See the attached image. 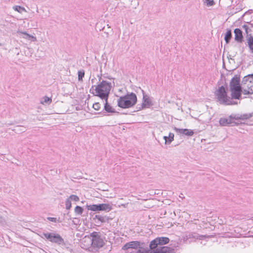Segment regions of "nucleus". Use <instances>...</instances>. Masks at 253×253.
<instances>
[{
  "instance_id": "obj_33",
  "label": "nucleus",
  "mask_w": 253,
  "mask_h": 253,
  "mask_svg": "<svg viewBox=\"0 0 253 253\" xmlns=\"http://www.w3.org/2000/svg\"><path fill=\"white\" fill-rule=\"evenodd\" d=\"M242 85L243 86V88H247L248 89H250V88H251V87H252V86L253 87V83H252V82L248 83L247 84H242Z\"/></svg>"
},
{
  "instance_id": "obj_9",
  "label": "nucleus",
  "mask_w": 253,
  "mask_h": 253,
  "mask_svg": "<svg viewBox=\"0 0 253 253\" xmlns=\"http://www.w3.org/2000/svg\"><path fill=\"white\" fill-rule=\"evenodd\" d=\"M140 243L138 241H131L126 243L123 247L122 250L126 251L127 253H131L130 249H137L140 248Z\"/></svg>"
},
{
  "instance_id": "obj_38",
  "label": "nucleus",
  "mask_w": 253,
  "mask_h": 253,
  "mask_svg": "<svg viewBox=\"0 0 253 253\" xmlns=\"http://www.w3.org/2000/svg\"><path fill=\"white\" fill-rule=\"evenodd\" d=\"M94 86H92V87L90 89V92L91 93H93V90H94V89H93Z\"/></svg>"
},
{
  "instance_id": "obj_5",
  "label": "nucleus",
  "mask_w": 253,
  "mask_h": 253,
  "mask_svg": "<svg viewBox=\"0 0 253 253\" xmlns=\"http://www.w3.org/2000/svg\"><path fill=\"white\" fill-rule=\"evenodd\" d=\"M90 236L91 238V246L93 248L100 249L105 245L100 232L94 231L90 234Z\"/></svg>"
},
{
  "instance_id": "obj_26",
  "label": "nucleus",
  "mask_w": 253,
  "mask_h": 253,
  "mask_svg": "<svg viewBox=\"0 0 253 253\" xmlns=\"http://www.w3.org/2000/svg\"><path fill=\"white\" fill-rule=\"evenodd\" d=\"M75 212L77 215H81L84 212V209L79 206H77L74 210Z\"/></svg>"
},
{
  "instance_id": "obj_29",
  "label": "nucleus",
  "mask_w": 253,
  "mask_h": 253,
  "mask_svg": "<svg viewBox=\"0 0 253 253\" xmlns=\"http://www.w3.org/2000/svg\"><path fill=\"white\" fill-rule=\"evenodd\" d=\"M78 80L79 81H82L83 78L84 77V70H81L78 71Z\"/></svg>"
},
{
  "instance_id": "obj_11",
  "label": "nucleus",
  "mask_w": 253,
  "mask_h": 253,
  "mask_svg": "<svg viewBox=\"0 0 253 253\" xmlns=\"http://www.w3.org/2000/svg\"><path fill=\"white\" fill-rule=\"evenodd\" d=\"M142 91L143 92V102L141 104V107L139 108V110L145 108H148L152 105L149 97L145 94L144 91L143 90H142Z\"/></svg>"
},
{
  "instance_id": "obj_2",
  "label": "nucleus",
  "mask_w": 253,
  "mask_h": 253,
  "mask_svg": "<svg viewBox=\"0 0 253 253\" xmlns=\"http://www.w3.org/2000/svg\"><path fill=\"white\" fill-rule=\"evenodd\" d=\"M215 96L218 102L225 105H232L238 104V102L231 100L230 97L227 96V93L225 87L222 85L216 90Z\"/></svg>"
},
{
  "instance_id": "obj_28",
  "label": "nucleus",
  "mask_w": 253,
  "mask_h": 253,
  "mask_svg": "<svg viewBox=\"0 0 253 253\" xmlns=\"http://www.w3.org/2000/svg\"><path fill=\"white\" fill-rule=\"evenodd\" d=\"M14 10L18 11L19 13H22L23 11H26V9L24 7L19 5H16L13 7Z\"/></svg>"
},
{
  "instance_id": "obj_32",
  "label": "nucleus",
  "mask_w": 253,
  "mask_h": 253,
  "mask_svg": "<svg viewBox=\"0 0 253 253\" xmlns=\"http://www.w3.org/2000/svg\"><path fill=\"white\" fill-rule=\"evenodd\" d=\"M204 2L208 6H211L215 4L213 0H205Z\"/></svg>"
},
{
  "instance_id": "obj_16",
  "label": "nucleus",
  "mask_w": 253,
  "mask_h": 253,
  "mask_svg": "<svg viewBox=\"0 0 253 253\" xmlns=\"http://www.w3.org/2000/svg\"><path fill=\"white\" fill-rule=\"evenodd\" d=\"M240 78L237 75H235L231 80L230 83V87H242L240 84Z\"/></svg>"
},
{
  "instance_id": "obj_1",
  "label": "nucleus",
  "mask_w": 253,
  "mask_h": 253,
  "mask_svg": "<svg viewBox=\"0 0 253 253\" xmlns=\"http://www.w3.org/2000/svg\"><path fill=\"white\" fill-rule=\"evenodd\" d=\"M137 102V97L135 93L131 92L122 96L118 100V105L122 108H129L134 106Z\"/></svg>"
},
{
  "instance_id": "obj_13",
  "label": "nucleus",
  "mask_w": 253,
  "mask_h": 253,
  "mask_svg": "<svg viewBox=\"0 0 253 253\" xmlns=\"http://www.w3.org/2000/svg\"><path fill=\"white\" fill-rule=\"evenodd\" d=\"M173 129L177 133L182 134L188 136H191L194 133L193 130L187 128H178L176 127H174Z\"/></svg>"
},
{
  "instance_id": "obj_4",
  "label": "nucleus",
  "mask_w": 253,
  "mask_h": 253,
  "mask_svg": "<svg viewBox=\"0 0 253 253\" xmlns=\"http://www.w3.org/2000/svg\"><path fill=\"white\" fill-rule=\"evenodd\" d=\"M40 236L43 239L58 245L65 244L63 238L59 234L55 232H43L41 233Z\"/></svg>"
},
{
  "instance_id": "obj_15",
  "label": "nucleus",
  "mask_w": 253,
  "mask_h": 253,
  "mask_svg": "<svg viewBox=\"0 0 253 253\" xmlns=\"http://www.w3.org/2000/svg\"><path fill=\"white\" fill-rule=\"evenodd\" d=\"M234 33L235 34V40L241 43L243 42V32L239 28H236Z\"/></svg>"
},
{
  "instance_id": "obj_25",
  "label": "nucleus",
  "mask_w": 253,
  "mask_h": 253,
  "mask_svg": "<svg viewBox=\"0 0 253 253\" xmlns=\"http://www.w3.org/2000/svg\"><path fill=\"white\" fill-rule=\"evenodd\" d=\"M52 99L46 96H44L41 101V103L42 104H49L51 103Z\"/></svg>"
},
{
  "instance_id": "obj_37",
  "label": "nucleus",
  "mask_w": 253,
  "mask_h": 253,
  "mask_svg": "<svg viewBox=\"0 0 253 253\" xmlns=\"http://www.w3.org/2000/svg\"><path fill=\"white\" fill-rule=\"evenodd\" d=\"M234 119L238 120H241V118H240V116H235L234 117L232 116V121H233Z\"/></svg>"
},
{
  "instance_id": "obj_40",
  "label": "nucleus",
  "mask_w": 253,
  "mask_h": 253,
  "mask_svg": "<svg viewBox=\"0 0 253 253\" xmlns=\"http://www.w3.org/2000/svg\"><path fill=\"white\" fill-rule=\"evenodd\" d=\"M93 79H92V80H91V82H92V83L93 82Z\"/></svg>"
},
{
  "instance_id": "obj_31",
  "label": "nucleus",
  "mask_w": 253,
  "mask_h": 253,
  "mask_svg": "<svg viewBox=\"0 0 253 253\" xmlns=\"http://www.w3.org/2000/svg\"><path fill=\"white\" fill-rule=\"evenodd\" d=\"M68 198L70 199L71 201L73 200L75 202H78L80 200L79 197L75 195H71Z\"/></svg>"
},
{
  "instance_id": "obj_20",
  "label": "nucleus",
  "mask_w": 253,
  "mask_h": 253,
  "mask_svg": "<svg viewBox=\"0 0 253 253\" xmlns=\"http://www.w3.org/2000/svg\"><path fill=\"white\" fill-rule=\"evenodd\" d=\"M17 33L19 34V35H22L23 36L22 37L25 39H28L29 40H31L33 41H34V40H36L35 37H34V36H33L32 35H29L26 32H22V31H18Z\"/></svg>"
},
{
  "instance_id": "obj_35",
  "label": "nucleus",
  "mask_w": 253,
  "mask_h": 253,
  "mask_svg": "<svg viewBox=\"0 0 253 253\" xmlns=\"http://www.w3.org/2000/svg\"><path fill=\"white\" fill-rule=\"evenodd\" d=\"M243 28L245 30V32L247 34V35H249L248 34V32H249V30L250 31H251V29H250L249 27H248V26L246 25H244L243 26Z\"/></svg>"
},
{
  "instance_id": "obj_19",
  "label": "nucleus",
  "mask_w": 253,
  "mask_h": 253,
  "mask_svg": "<svg viewBox=\"0 0 253 253\" xmlns=\"http://www.w3.org/2000/svg\"><path fill=\"white\" fill-rule=\"evenodd\" d=\"M105 100V103L104 104V109L107 113H115L116 111L114 109L112 108V107L108 103V99H104Z\"/></svg>"
},
{
  "instance_id": "obj_23",
  "label": "nucleus",
  "mask_w": 253,
  "mask_h": 253,
  "mask_svg": "<svg viewBox=\"0 0 253 253\" xmlns=\"http://www.w3.org/2000/svg\"><path fill=\"white\" fill-rule=\"evenodd\" d=\"M232 37V31L231 30H227L225 34L224 40L226 43H228Z\"/></svg>"
},
{
  "instance_id": "obj_17",
  "label": "nucleus",
  "mask_w": 253,
  "mask_h": 253,
  "mask_svg": "<svg viewBox=\"0 0 253 253\" xmlns=\"http://www.w3.org/2000/svg\"><path fill=\"white\" fill-rule=\"evenodd\" d=\"M248 45L251 52L253 53V36L252 35H247L246 36Z\"/></svg>"
},
{
  "instance_id": "obj_21",
  "label": "nucleus",
  "mask_w": 253,
  "mask_h": 253,
  "mask_svg": "<svg viewBox=\"0 0 253 253\" xmlns=\"http://www.w3.org/2000/svg\"><path fill=\"white\" fill-rule=\"evenodd\" d=\"M174 135L173 133L169 132V136H164V139L165 140L166 144H169L174 140Z\"/></svg>"
},
{
  "instance_id": "obj_18",
  "label": "nucleus",
  "mask_w": 253,
  "mask_h": 253,
  "mask_svg": "<svg viewBox=\"0 0 253 253\" xmlns=\"http://www.w3.org/2000/svg\"><path fill=\"white\" fill-rule=\"evenodd\" d=\"M187 238L190 239H195L199 240H204L206 237L205 235H199L196 233H190L187 235Z\"/></svg>"
},
{
  "instance_id": "obj_6",
  "label": "nucleus",
  "mask_w": 253,
  "mask_h": 253,
  "mask_svg": "<svg viewBox=\"0 0 253 253\" xmlns=\"http://www.w3.org/2000/svg\"><path fill=\"white\" fill-rule=\"evenodd\" d=\"M86 207L88 210L93 211H105L109 212L112 209L111 205L109 204L87 205Z\"/></svg>"
},
{
  "instance_id": "obj_39",
  "label": "nucleus",
  "mask_w": 253,
  "mask_h": 253,
  "mask_svg": "<svg viewBox=\"0 0 253 253\" xmlns=\"http://www.w3.org/2000/svg\"><path fill=\"white\" fill-rule=\"evenodd\" d=\"M2 45H3V44H2V43H0V46H2Z\"/></svg>"
},
{
  "instance_id": "obj_30",
  "label": "nucleus",
  "mask_w": 253,
  "mask_h": 253,
  "mask_svg": "<svg viewBox=\"0 0 253 253\" xmlns=\"http://www.w3.org/2000/svg\"><path fill=\"white\" fill-rule=\"evenodd\" d=\"M66 209L68 210H70L72 207L71 201L70 199L67 198L65 201Z\"/></svg>"
},
{
  "instance_id": "obj_8",
  "label": "nucleus",
  "mask_w": 253,
  "mask_h": 253,
  "mask_svg": "<svg viewBox=\"0 0 253 253\" xmlns=\"http://www.w3.org/2000/svg\"><path fill=\"white\" fill-rule=\"evenodd\" d=\"M169 242V238L166 237H157L154 240H152L149 245L150 248L151 249H156L158 248V245H164Z\"/></svg>"
},
{
  "instance_id": "obj_12",
  "label": "nucleus",
  "mask_w": 253,
  "mask_h": 253,
  "mask_svg": "<svg viewBox=\"0 0 253 253\" xmlns=\"http://www.w3.org/2000/svg\"><path fill=\"white\" fill-rule=\"evenodd\" d=\"M93 219L97 223H99V222L101 223L109 222V221L112 219L111 218L108 216H103L100 214H96Z\"/></svg>"
},
{
  "instance_id": "obj_14",
  "label": "nucleus",
  "mask_w": 253,
  "mask_h": 253,
  "mask_svg": "<svg viewBox=\"0 0 253 253\" xmlns=\"http://www.w3.org/2000/svg\"><path fill=\"white\" fill-rule=\"evenodd\" d=\"M234 123L233 121H232V115L228 118H221L219 121V123L221 126H227Z\"/></svg>"
},
{
  "instance_id": "obj_36",
  "label": "nucleus",
  "mask_w": 253,
  "mask_h": 253,
  "mask_svg": "<svg viewBox=\"0 0 253 253\" xmlns=\"http://www.w3.org/2000/svg\"><path fill=\"white\" fill-rule=\"evenodd\" d=\"M47 219L49 221H50L51 222H57V220L56 218H55V217H48L47 218Z\"/></svg>"
},
{
  "instance_id": "obj_24",
  "label": "nucleus",
  "mask_w": 253,
  "mask_h": 253,
  "mask_svg": "<svg viewBox=\"0 0 253 253\" xmlns=\"http://www.w3.org/2000/svg\"><path fill=\"white\" fill-rule=\"evenodd\" d=\"M242 93L244 94H253V87L251 88L248 89L247 88H243V86H242Z\"/></svg>"
},
{
  "instance_id": "obj_7",
  "label": "nucleus",
  "mask_w": 253,
  "mask_h": 253,
  "mask_svg": "<svg viewBox=\"0 0 253 253\" xmlns=\"http://www.w3.org/2000/svg\"><path fill=\"white\" fill-rule=\"evenodd\" d=\"M151 250L139 249L136 253H174L173 249L167 246H163L155 250Z\"/></svg>"
},
{
  "instance_id": "obj_27",
  "label": "nucleus",
  "mask_w": 253,
  "mask_h": 253,
  "mask_svg": "<svg viewBox=\"0 0 253 253\" xmlns=\"http://www.w3.org/2000/svg\"><path fill=\"white\" fill-rule=\"evenodd\" d=\"M252 117H253V113L241 115L240 116V118H241V120H245L249 119Z\"/></svg>"
},
{
  "instance_id": "obj_3",
  "label": "nucleus",
  "mask_w": 253,
  "mask_h": 253,
  "mask_svg": "<svg viewBox=\"0 0 253 253\" xmlns=\"http://www.w3.org/2000/svg\"><path fill=\"white\" fill-rule=\"evenodd\" d=\"M111 88V84L110 83L103 81L94 89L96 95L102 99H108Z\"/></svg>"
},
{
  "instance_id": "obj_34",
  "label": "nucleus",
  "mask_w": 253,
  "mask_h": 253,
  "mask_svg": "<svg viewBox=\"0 0 253 253\" xmlns=\"http://www.w3.org/2000/svg\"><path fill=\"white\" fill-rule=\"evenodd\" d=\"M101 105L99 103H95L93 104V108L95 110H99L100 109Z\"/></svg>"
},
{
  "instance_id": "obj_22",
  "label": "nucleus",
  "mask_w": 253,
  "mask_h": 253,
  "mask_svg": "<svg viewBox=\"0 0 253 253\" xmlns=\"http://www.w3.org/2000/svg\"><path fill=\"white\" fill-rule=\"evenodd\" d=\"M253 83V74L248 75L244 77L242 80V84H247L248 83Z\"/></svg>"
},
{
  "instance_id": "obj_10",
  "label": "nucleus",
  "mask_w": 253,
  "mask_h": 253,
  "mask_svg": "<svg viewBox=\"0 0 253 253\" xmlns=\"http://www.w3.org/2000/svg\"><path fill=\"white\" fill-rule=\"evenodd\" d=\"M231 92L230 98L231 100L233 99H241L242 95V87H230Z\"/></svg>"
}]
</instances>
